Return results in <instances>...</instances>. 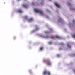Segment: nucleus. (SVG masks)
Segmentation results:
<instances>
[{"mask_svg":"<svg viewBox=\"0 0 75 75\" xmlns=\"http://www.w3.org/2000/svg\"><path fill=\"white\" fill-rule=\"evenodd\" d=\"M54 4L57 7H58V8H59V7H60V6H59V5L57 3H55Z\"/></svg>","mask_w":75,"mask_h":75,"instance_id":"20e7f679","label":"nucleus"},{"mask_svg":"<svg viewBox=\"0 0 75 75\" xmlns=\"http://www.w3.org/2000/svg\"><path fill=\"white\" fill-rule=\"evenodd\" d=\"M24 1H25V0H24Z\"/></svg>","mask_w":75,"mask_h":75,"instance_id":"a878e982","label":"nucleus"},{"mask_svg":"<svg viewBox=\"0 0 75 75\" xmlns=\"http://www.w3.org/2000/svg\"><path fill=\"white\" fill-rule=\"evenodd\" d=\"M50 1H51V0H49Z\"/></svg>","mask_w":75,"mask_h":75,"instance_id":"5701e85b","label":"nucleus"},{"mask_svg":"<svg viewBox=\"0 0 75 75\" xmlns=\"http://www.w3.org/2000/svg\"><path fill=\"white\" fill-rule=\"evenodd\" d=\"M22 6L23 7H25V8H27L28 7V5L27 4H25V5H22Z\"/></svg>","mask_w":75,"mask_h":75,"instance_id":"423d86ee","label":"nucleus"},{"mask_svg":"<svg viewBox=\"0 0 75 75\" xmlns=\"http://www.w3.org/2000/svg\"><path fill=\"white\" fill-rule=\"evenodd\" d=\"M18 12L19 13H22V11L20 10H19L18 11Z\"/></svg>","mask_w":75,"mask_h":75,"instance_id":"1a4fd4ad","label":"nucleus"},{"mask_svg":"<svg viewBox=\"0 0 75 75\" xmlns=\"http://www.w3.org/2000/svg\"><path fill=\"white\" fill-rule=\"evenodd\" d=\"M33 21V18H31L29 20V22H30L31 21Z\"/></svg>","mask_w":75,"mask_h":75,"instance_id":"9d476101","label":"nucleus"},{"mask_svg":"<svg viewBox=\"0 0 75 75\" xmlns=\"http://www.w3.org/2000/svg\"><path fill=\"white\" fill-rule=\"evenodd\" d=\"M61 45H64V43H61V44H60Z\"/></svg>","mask_w":75,"mask_h":75,"instance_id":"f3484780","label":"nucleus"},{"mask_svg":"<svg viewBox=\"0 0 75 75\" xmlns=\"http://www.w3.org/2000/svg\"><path fill=\"white\" fill-rule=\"evenodd\" d=\"M40 50H43V47H40Z\"/></svg>","mask_w":75,"mask_h":75,"instance_id":"ddd939ff","label":"nucleus"},{"mask_svg":"<svg viewBox=\"0 0 75 75\" xmlns=\"http://www.w3.org/2000/svg\"><path fill=\"white\" fill-rule=\"evenodd\" d=\"M67 46L68 48H71V46L69 45V43L67 44Z\"/></svg>","mask_w":75,"mask_h":75,"instance_id":"6e6552de","label":"nucleus"},{"mask_svg":"<svg viewBox=\"0 0 75 75\" xmlns=\"http://www.w3.org/2000/svg\"><path fill=\"white\" fill-rule=\"evenodd\" d=\"M56 38H58V39H61V37H60L58 36H56Z\"/></svg>","mask_w":75,"mask_h":75,"instance_id":"0eeeda50","label":"nucleus"},{"mask_svg":"<svg viewBox=\"0 0 75 75\" xmlns=\"http://www.w3.org/2000/svg\"><path fill=\"white\" fill-rule=\"evenodd\" d=\"M32 5H34V3H32Z\"/></svg>","mask_w":75,"mask_h":75,"instance_id":"6ab92c4d","label":"nucleus"},{"mask_svg":"<svg viewBox=\"0 0 75 75\" xmlns=\"http://www.w3.org/2000/svg\"><path fill=\"white\" fill-rule=\"evenodd\" d=\"M51 38H52V39H55V37H53V36H52L51 37Z\"/></svg>","mask_w":75,"mask_h":75,"instance_id":"f8f14e48","label":"nucleus"},{"mask_svg":"<svg viewBox=\"0 0 75 75\" xmlns=\"http://www.w3.org/2000/svg\"><path fill=\"white\" fill-rule=\"evenodd\" d=\"M49 44H52V42H49Z\"/></svg>","mask_w":75,"mask_h":75,"instance_id":"dca6fc26","label":"nucleus"},{"mask_svg":"<svg viewBox=\"0 0 75 75\" xmlns=\"http://www.w3.org/2000/svg\"><path fill=\"white\" fill-rule=\"evenodd\" d=\"M29 72H30V73H31V70H29Z\"/></svg>","mask_w":75,"mask_h":75,"instance_id":"aec40b11","label":"nucleus"},{"mask_svg":"<svg viewBox=\"0 0 75 75\" xmlns=\"http://www.w3.org/2000/svg\"><path fill=\"white\" fill-rule=\"evenodd\" d=\"M35 28L36 29H35V31H38V30H39V28H38V26H35Z\"/></svg>","mask_w":75,"mask_h":75,"instance_id":"39448f33","label":"nucleus"},{"mask_svg":"<svg viewBox=\"0 0 75 75\" xmlns=\"http://www.w3.org/2000/svg\"><path fill=\"white\" fill-rule=\"evenodd\" d=\"M16 37H14L13 38V40H15V39H16Z\"/></svg>","mask_w":75,"mask_h":75,"instance_id":"4468645a","label":"nucleus"},{"mask_svg":"<svg viewBox=\"0 0 75 75\" xmlns=\"http://www.w3.org/2000/svg\"><path fill=\"white\" fill-rule=\"evenodd\" d=\"M74 72H75V70H74Z\"/></svg>","mask_w":75,"mask_h":75,"instance_id":"4be33fe9","label":"nucleus"},{"mask_svg":"<svg viewBox=\"0 0 75 75\" xmlns=\"http://www.w3.org/2000/svg\"><path fill=\"white\" fill-rule=\"evenodd\" d=\"M34 11L36 12V13H40V14L42 16L44 15V13L41 10L35 8L34 9Z\"/></svg>","mask_w":75,"mask_h":75,"instance_id":"f257e3e1","label":"nucleus"},{"mask_svg":"<svg viewBox=\"0 0 75 75\" xmlns=\"http://www.w3.org/2000/svg\"><path fill=\"white\" fill-rule=\"evenodd\" d=\"M44 62L45 63H46L47 65H51V63L49 60H47L46 62L45 60Z\"/></svg>","mask_w":75,"mask_h":75,"instance_id":"f03ea898","label":"nucleus"},{"mask_svg":"<svg viewBox=\"0 0 75 75\" xmlns=\"http://www.w3.org/2000/svg\"><path fill=\"white\" fill-rule=\"evenodd\" d=\"M68 5H71V3H68Z\"/></svg>","mask_w":75,"mask_h":75,"instance_id":"2eb2a0df","label":"nucleus"},{"mask_svg":"<svg viewBox=\"0 0 75 75\" xmlns=\"http://www.w3.org/2000/svg\"><path fill=\"white\" fill-rule=\"evenodd\" d=\"M73 23H75V20H73Z\"/></svg>","mask_w":75,"mask_h":75,"instance_id":"a211bd4d","label":"nucleus"},{"mask_svg":"<svg viewBox=\"0 0 75 75\" xmlns=\"http://www.w3.org/2000/svg\"><path fill=\"white\" fill-rule=\"evenodd\" d=\"M43 74L44 75H47V74H48V75H50L51 73H50V72L45 71L44 72Z\"/></svg>","mask_w":75,"mask_h":75,"instance_id":"7ed1b4c3","label":"nucleus"},{"mask_svg":"<svg viewBox=\"0 0 75 75\" xmlns=\"http://www.w3.org/2000/svg\"><path fill=\"white\" fill-rule=\"evenodd\" d=\"M57 57H60V55H57Z\"/></svg>","mask_w":75,"mask_h":75,"instance_id":"412c9836","label":"nucleus"},{"mask_svg":"<svg viewBox=\"0 0 75 75\" xmlns=\"http://www.w3.org/2000/svg\"><path fill=\"white\" fill-rule=\"evenodd\" d=\"M51 30V31H52V30Z\"/></svg>","mask_w":75,"mask_h":75,"instance_id":"393cba45","label":"nucleus"},{"mask_svg":"<svg viewBox=\"0 0 75 75\" xmlns=\"http://www.w3.org/2000/svg\"><path fill=\"white\" fill-rule=\"evenodd\" d=\"M61 20H62L61 19H60Z\"/></svg>","mask_w":75,"mask_h":75,"instance_id":"b1692460","label":"nucleus"},{"mask_svg":"<svg viewBox=\"0 0 75 75\" xmlns=\"http://www.w3.org/2000/svg\"><path fill=\"white\" fill-rule=\"evenodd\" d=\"M45 33L46 34H49V33H50V32H45Z\"/></svg>","mask_w":75,"mask_h":75,"instance_id":"9b49d317","label":"nucleus"}]
</instances>
